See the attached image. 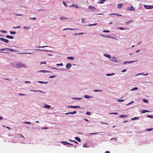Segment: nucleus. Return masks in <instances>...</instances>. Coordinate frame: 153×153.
<instances>
[{
	"label": "nucleus",
	"instance_id": "a211bd4d",
	"mask_svg": "<svg viewBox=\"0 0 153 153\" xmlns=\"http://www.w3.org/2000/svg\"><path fill=\"white\" fill-rule=\"evenodd\" d=\"M74 59V57H68L67 58V59H71V60H73Z\"/></svg>",
	"mask_w": 153,
	"mask_h": 153
},
{
	"label": "nucleus",
	"instance_id": "423d86ee",
	"mask_svg": "<svg viewBox=\"0 0 153 153\" xmlns=\"http://www.w3.org/2000/svg\"><path fill=\"white\" fill-rule=\"evenodd\" d=\"M71 66V63H68L66 66V68L68 69L70 68Z\"/></svg>",
	"mask_w": 153,
	"mask_h": 153
},
{
	"label": "nucleus",
	"instance_id": "f257e3e1",
	"mask_svg": "<svg viewBox=\"0 0 153 153\" xmlns=\"http://www.w3.org/2000/svg\"><path fill=\"white\" fill-rule=\"evenodd\" d=\"M14 66L16 68H27V67L25 64H23L21 63L18 62L15 64Z\"/></svg>",
	"mask_w": 153,
	"mask_h": 153
},
{
	"label": "nucleus",
	"instance_id": "5701e85b",
	"mask_svg": "<svg viewBox=\"0 0 153 153\" xmlns=\"http://www.w3.org/2000/svg\"><path fill=\"white\" fill-rule=\"evenodd\" d=\"M10 32L11 34H15L16 33V32L14 31H10Z\"/></svg>",
	"mask_w": 153,
	"mask_h": 153
},
{
	"label": "nucleus",
	"instance_id": "f704fd0d",
	"mask_svg": "<svg viewBox=\"0 0 153 153\" xmlns=\"http://www.w3.org/2000/svg\"><path fill=\"white\" fill-rule=\"evenodd\" d=\"M23 28L24 29L27 30H28V29H29V27H23Z\"/></svg>",
	"mask_w": 153,
	"mask_h": 153
},
{
	"label": "nucleus",
	"instance_id": "c03bdc74",
	"mask_svg": "<svg viewBox=\"0 0 153 153\" xmlns=\"http://www.w3.org/2000/svg\"><path fill=\"white\" fill-rule=\"evenodd\" d=\"M63 4L65 6H66V7H67V6L66 4V3H65V2H64V1H63Z\"/></svg>",
	"mask_w": 153,
	"mask_h": 153
},
{
	"label": "nucleus",
	"instance_id": "e433bc0d",
	"mask_svg": "<svg viewBox=\"0 0 153 153\" xmlns=\"http://www.w3.org/2000/svg\"><path fill=\"white\" fill-rule=\"evenodd\" d=\"M82 22L83 23H85V20L84 19H82Z\"/></svg>",
	"mask_w": 153,
	"mask_h": 153
},
{
	"label": "nucleus",
	"instance_id": "b1692460",
	"mask_svg": "<svg viewBox=\"0 0 153 153\" xmlns=\"http://www.w3.org/2000/svg\"><path fill=\"white\" fill-rule=\"evenodd\" d=\"M84 97L85 98H90V96L87 95H85L84 96Z\"/></svg>",
	"mask_w": 153,
	"mask_h": 153
},
{
	"label": "nucleus",
	"instance_id": "13d9d810",
	"mask_svg": "<svg viewBox=\"0 0 153 153\" xmlns=\"http://www.w3.org/2000/svg\"><path fill=\"white\" fill-rule=\"evenodd\" d=\"M147 117H148L152 118V117H151V116L149 115H147Z\"/></svg>",
	"mask_w": 153,
	"mask_h": 153
},
{
	"label": "nucleus",
	"instance_id": "69168bd1",
	"mask_svg": "<svg viewBox=\"0 0 153 153\" xmlns=\"http://www.w3.org/2000/svg\"><path fill=\"white\" fill-rule=\"evenodd\" d=\"M3 119V117L1 116H0V120H2Z\"/></svg>",
	"mask_w": 153,
	"mask_h": 153
},
{
	"label": "nucleus",
	"instance_id": "1a4fd4ad",
	"mask_svg": "<svg viewBox=\"0 0 153 153\" xmlns=\"http://www.w3.org/2000/svg\"><path fill=\"white\" fill-rule=\"evenodd\" d=\"M61 143L63 144L64 145H66L69 144L68 142L65 141H62L61 142Z\"/></svg>",
	"mask_w": 153,
	"mask_h": 153
},
{
	"label": "nucleus",
	"instance_id": "8fccbe9b",
	"mask_svg": "<svg viewBox=\"0 0 153 153\" xmlns=\"http://www.w3.org/2000/svg\"><path fill=\"white\" fill-rule=\"evenodd\" d=\"M134 102V101H133L131 102H130L128 103L127 105H129L131 104V103H133Z\"/></svg>",
	"mask_w": 153,
	"mask_h": 153
},
{
	"label": "nucleus",
	"instance_id": "774afa93",
	"mask_svg": "<svg viewBox=\"0 0 153 153\" xmlns=\"http://www.w3.org/2000/svg\"><path fill=\"white\" fill-rule=\"evenodd\" d=\"M105 153H110V152L108 151H106Z\"/></svg>",
	"mask_w": 153,
	"mask_h": 153
},
{
	"label": "nucleus",
	"instance_id": "0e129e2a",
	"mask_svg": "<svg viewBox=\"0 0 153 153\" xmlns=\"http://www.w3.org/2000/svg\"><path fill=\"white\" fill-rule=\"evenodd\" d=\"M83 146V147H87V146H86V144H84Z\"/></svg>",
	"mask_w": 153,
	"mask_h": 153
},
{
	"label": "nucleus",
	"instance_id": "a878e982",
	"mask_svg": "<svg viewBox=\"0 0 153 153\" xmlns=\"http://www.w3.org/2000/svg\"><path fill=\"white\" fill-rule=\"evenodd\" d=\"M143 101L145 103H147L148 101V100H146L145 99H143Z\"/></svg>",
	"mask_w": 153,
	"mask_h": 153
},
{
	"label": "nucleus",
	"instance_id": "ea45409f",
	"mask_svg": "<svg viewBox=\"0 0 153 153\" xmlns=\"http://www.w3.org/2000/svg\"><path fill=\"white\" fill-rule=\"evenodd\" d=\"M20 27V26H19L17 27H13V28H15V29H17V28H19Z\"/></svg>",
	"mask_w": 153,
	"mask_h": 153
},
{
	"label": "nucleus",
	"instance_id": "680f3d73",
	"mask_svg": "<svg viewBox=\"0 0 153 153\" xmlns=\"http://www.w3.org/2000/svg\"><path fill=\"white\" fill-rule=\"evenodd\" d=\"M20 136L21 137L23 138L24 139H25V137H24L22 135V134H20Z\"/></svg>",
	"mask_w": 153,
	"mask_h": 153
},
{
	"label": "nucleus",
	"instance_id": "864d4df0",
	"mask_svg": "<svg viewBox=\"0 0 153 153\" xmlns=\"http://www.w3.org/2000/svg\"><path fill=\"white\" fill-rule=\"evenodd\" d=\"M126 71V69H124V70H123L122 71V72H125Z\"/></svg>",
	"mask_w": 153,
	"mask_h": 153
},
{
	"label": "nucleus",
	"instance_id": "6e6552de",
	"mask_svg": "<svg viewBox=\"0 0 153 153\" xmlns=\"http://www.w3.org/2000/svg\"><path fill=\"white\" fill-rule=\"evenodd\" d=\"M106 0H100V1L98 2L99 4H103L104 2L106 1Z\"/></svg>",
	"mask_w": 153,
	"mask_h": 153
},
{
	"label": "nucleus",
	"instance_id": "20e7f679",
	"mask_svg": "<svg viewBox=\"0 0 153 153\" xmlns=\"http://www.w3.org/2000/svg\"><path fill=\"white\" fill-rule=\"evenodd\" d=\"M9 50L10 51H15L13 50V49H9V48H3L2 49H0V51H4V50Z\"/></svg>",
	"mask_w": 153,
	"mask_h": 153
},
{
	"label": "nucleus",
	"instance_id": "3c124183",
	"mask_svg": "<svg viewBox=\"0 0 153 153\" xmlns=\"http://www.w3.org/2000/svg\"><path fill=\"white\" fill-rule=\"evenodd\" d=\"M97 134V133H91L90 134Z\"/></svg>",
	"mask_w": 153,
	"mask_h": 153
},
{
	"label": "nucleus",
	"instance_id": "4be33fe9",
	"mask_svg": "<svg viewBox=\"0 0 153 153\" xmlns=\"http://www.w3.org/2000/svg\"><path fill=\"white\" fill-rule=\"evenodd\" d=\"M69 140L70 141L73 142L74 143L76 144H78V143L76 140Z\"/></svg>",
	"mask_w": 153,
	"mask_h": 153
},
{
	"label": "nucleus",
	"instance_id": "a18cd8bd",
	"mask_svg": "<svg viewBox=\"0 0 153 153\" xmlns=\"http://www.w3.org/2000/svg\"><path fill=\"white\" fill-rule=\"evenodd\" d=\"M48 47V46H39L38 48H43L45 47Z\"/></svg>",
	"mask_w": 153,
	"mask_h": 153
},
{
	"label": "nucleus",
	"instance_id": "c756f323",
	"mask_svg": "<svg viewBox=\"0 0 153 153\" xmlns=\"http://www.w3.org/2000/svg\"><path fill=\"white\" fill-rule=\"evenodd\" d=\"M109 114H114V115H117L118 114V113H116V112H114V113H109Z\"/></svg>",
	"mask_w": 153,
	"mask_h": 153
},
{
	"label": "nucleus",
	"instance_id": "4d7b16f0",
	"mask_svg": "<svg viewBox=\"0 0 153 153\" xmlns=\"http://www.w3.org/2000/svg\"><path fill=\"white\" fill-rule=\"evenodd\" d=\"M45 72H47V73H51L52 72H51V71H45Z\"/></svg>",
	"mask_w": 153,
	"mask_h": 153
},
{
	"label": "nucleus",
	"instance_id": "052dcab7",
	"mask_svg": "<svg viewBox=\"0 0 153 153\" xmlns=\"http://www.w3.org/2000/svg\"><path fill=\"white\" fill-rule=\"evenodd\" d=\"M19 95H24L25 94H22L21 93H20L19 94Z\"/></svg>",
	"mask_w": 153,
	"mask_h": 153
},
{
	"label": "nucleus",
	"instance_id": "37998d69",
	"mask_svg": "<svg viewBox=\"0 0 153 153\" xmlns=\"http://www.w3.org/2000/svg\"><path fill=\"white\" fill-rule=\"evenodd\" d=\"M130 63V62H127V61L124 62V64H125L126 63Z\"/></svg>",
	"mask_w": 153,
	"mask_h": 153
},
{
	"label": "nucleus",
	"instance_id": "f03ea898",
	"mask_svg": "<svg viewBox=\"0 0 153 153\" xmlns=\"http://www.w3.org/2000/svg\"><path fill=\"white\" fill-rule=\"evenodd\" d=\"M144 7L146 9H151L153 8V6L144 5Z\"/></svg>",
	"mask_w": 153,
	"mask_h": 153
},
{
	"label": "nucleus",
	"instance_id": "7c9ffc66",
	"mask_svg": "<svg viewBox=\"0 0 153 153\" xmlns=\"http://www.w3.org/2000/svg\"><path fill=\"white\" fill-rule=\"evenodd\" d=\"M25 123L26 124H29V125H30L31 124V123L29 122L26 121V122H25Z\"/></svg>",
	"mask_w": 153,
	"mask_h": 153
},
{
	"label": "nucleus",
	"instance_id": "4c0bfd02",
	"mask_svg": "<svg viewBox=\"0 0 153 153\" xmlns=\"http://www.w3.org/2000/svg\"><path fill=\"white\" fill-rule=\"evenodd\" d=\"M86 114L88 115H90L91 114V113L90 112L87 111L86 112Z\"/></svg>",
	"mask_w": 153,
	"mask_h": 153
},
{
	"label": "nucleus",
	"instance_id": "09e8293b",
	"mask_svg": "<svg viewBox=\"0 0 153 153\" xmlns=\"http://www.w3.org/2000/svg\"><path fill=\"white\" fill-rule=\"evenodd\" d=\"M119 29L121 30H123L124 29V28L123 27H119Z\"/></svg>",
	"mask_w": 153,
	"mask_h": 153
},
{
	"label": "nucleus",
	"instance_id": "cd10ccee",
	"mask_svg": "<svg viewBox=\"0 0 153 153\" xmlns=\"http://www.w3.org/2000/svg\"><path fill=\"white\" fill-rule=\"evenodd\" d=\"M132 21H133L132 20H131L130 21H129L126 22V24H129L132 22Z\"/></svg>",
	"mask_w": 153,
	"mask_h": 153
},
{
	"label": "nucleus",
	"instance_id": "473e14b6",
	"mask_svg": "<svg viewBox=\"0 0 153 153\" xmlns=\"http://www.w3.org/2000/svg\"><path fill=\"white\" fill-rule=\"evenodd\" d=\"M56 65L58 66H63V64L62 63H60V64H56Z\"/></svg>",
	"mask_w": 153,
	"mask_h": 153
},
{
	"label": "nucleus",
	"instance_id": "bb28decb",
	"mask_svg": "<svg viewBox=\"0 0 153 153\" xmlns=\"http://www.w3.org/2000/svg\"><path fill=\"white\" fill-rule=\"evenodd\" d=\"M137 88L135 87L131 89V91H133L134 90H136L137 89Z\"/></svg>",
	"mask_w": 153,
	"mask_h": 153
},
{
	"label": "nucleus",
	"instance_id": "2eb2a0df",
	"mask_svg": "<svg viewBox=\"0 0 153 153\" xmlns=\"http://www.w3.org/2000/svg\"><path fill=\"white\" fill-rule=\"evenodd\" d=\"M43 107L47 108H49L51 107V106L50 105H45Z\"/></svg>",
	"mask_w": 153,
	"mask_h": 153
},
{
	"label": "nucleus",
	"instance_id": "c9c22d12",
	"mask_svg": "<svg viewBox=\"0 0 153 153\" xmlns=\"http://www.w3.org/2000/svg\"><path fill=\"white\" fill-rule=\"evenodd\" d=\"M97 25V23H94V24H90V25H88V26H92V25Z\"/></svg>",
	"mask_w": 153,
	"mask_h": 153
},
{
	"label": "nucleus",
	"instance_id": "0eeeda50",
	"mask_svg": "<svg viewBox=\"0 0 153 153\" xmlns=\"http://www.w3.org/2000/svg\"><path fill=\"white\" fill-rule=\"evenodd\" d=\"M76 113V111H74L73 112H67L65 113L66 114H75Z\"/></svg>",
	"mask_w": 153,
	"mask_h": 153
},
{
	"label": "nucleus",
	"instance_id": "ddd939ff",
	"mask_svg": "<svg viewBox=\"0 0 153 153\" xmlns=\"http://www.w3.org/2000/svg\"><path fill=\"white\" fill-rule=\"evenodd\" d=\"M104 56L108 58H110L111 57L110 56L109 54H107L104 53Z\"/></svg>",
	"mask_w": 153,
	"mask_h": 153
},
{
	"label": "nucleus",
	"instance_id": "a19ab883",
	"mask_svg": "<svg viewBox=\"0 0 153 153\" xmlns=\"http://www.w3.org/2000/svg\"><path fill=\"white\" fill-rule=\"evenodd\" d=\"M153 129V128H148L146 129V130L147 131H150L152 130Z\"/></svg>",
	"mask_w": 153,
	"mask_h": 153
},
{
	"label": "nucleus",
	"instance_id": "6ab92c4d",
	"mask_svg": "<svg viewBox=\"0 0 153 153\" xmlns=\"http://www.w3.org/2000/svg\"><path fill=\"white\" fill-rule=\"evenodd\" d=\"M69 7H75L76 8H78L79 7L78 5H75V4H74L73 5H72L71 6H70Z\"/></svg>",
	"mask_w": 153,
	"mask_h": 153
},
{
	"label": "nucleus",
	"instance_id": "79ce46f5",
	"mask_svg": "<svg viewBox=\"0 0 153 153\" xmlns=\"http://www.w3.org/2000/svg\"><path fill=\"white\" fill-rule=\"evenodd\" d=\"M1 32L3 33H6V31L5 30H1Z\"/></svg>",
	"mask_w": 153,
	"mask_h": 153
},
{
	"label": "nucleus",
	"instance_id": "412c9836",
	"mask_svg": "<svg viewBox=\"0 0 153 153\" xmlns=\"http://www.w3.org/2000/svg\"><path fill=\"white\" fill-rule=\"evenodd\" d=\"M149 111H148V110H142V113H145L146 112H149Z\"/></svg>",
	"mask_w": 153,
	"mask_h": 153
},
{
	"label": "nucleus",
	"instance_id": "603ef678",
	"mask_svg": "<svg viewBox=\"0 0 153 153\" xmlns=\"http://www.w3.org/2000/svg\"><path fill=\"white\" fill-rule=\"evenodd\" d=\"M136 118H137L136 117H135L132 118L131 119V120H136Z\"/></svg>",
	"mask_w": 153,
	"mask_h": 153
},
{
	"label": "nucleus",
	"instance_id": "72a5a7b5",
	"mask_svg": "<svg viewBox=\"0 0 153 153\" xmlns=\"http://www.w3.org/2000/svg\"><path fill=\"white\" fill-rule=\"evenodd\" d=\"M114 74V73H112L111 74H107L106 75L107 76H111Z\"/></svg>",
	"mask_w": 153,
	"mask_h": 153
},
{
	"label": "nucleus",
	"instance_id": "aec40b11",
	"mask_svg": "<svg viewBox=\"0 0 153 153\" xmlns=\"http://www.w3.org/2000/svg\"><path fill=\"white\" fill-rule=\"evenodd\" d=\"M127 116L125 115H121L119 117H122V118H125Z\"/></svg>",
	"mask_w": 153,
	"mask_h": 153
},
{
	"label": "nucleus",
	"instance_id": "5fc2aeb1",
	"mask_svg": "<svg viewBox=\"0 0 153 153\" xmlns=\"http://www.w3.org/2000/svg\"><path fill=\"white\" fill-rule=\"evenodd\" d=\"M124 101V100H118V102H123V101Z\"/></svg>",
	"mask_w": 153,
	"mask_h": 153
},
{
	"label": "nucleus",
	"instance_id": "dca6fc26",
	"mask_svg": "<svg viewBox=\"0 0 153 153\" xmlns=\"http://www.w3.org/2000/svg\"><path fill=\"white\" fill-rule=\"evenodd\" d=\"M6 37L10 39H13V36L9 35H7L6 36Z\"/></svg>",
	"mask_w": 153,
	"mask_h": 153
},
{
	"label": "nucleus",
	"instance_id": "7ed1b4c3",
	"mask_svg": "<svg viewBox=\"0 0 153 153\" xmlns=\"http://www.w3.org/2000/svg\"><path fill=\"white\" fill-rule=\"evenodd\" d=\"M0 40L1 41H3L6 43H8L9 42V41L3 38H0Z\"/></svg>",
	"mask_w": 153,
	"mask_h": 153
},
{
	"label": "nucleus",
	"instance_id": "58836bf2",
	"mask_svg": "<svg viewBox=\"0 0 153 153\" xmlns=\"http://www.w3.org/2000/svg\"><path fill=\"white\" fill-rule=\"evenodd\" d=\"M103 32H104V33H109V30H103Z\"/></svg>",
	"mask_w": 153,
	"mask_h": 153
},
{
	"label": "nucleus",
	"instance_id": "393cba45",
	"mask_svg": "<svg viewBox=\"0 0 153 153\" xmlns=\"http://www.w3.org/2000/svg\"><path fill=\"white\" fill-rule=\"evenodd\" d=\"M94 92H102V90H94Z\"/></svg>",
	"mask_w": 153,
	"mask_h": 153
},
{
	"label": "nucleus",
	"instance_id": "6e6d98bb",
	"mask_svg": "<svg viewBox=\"0 0 153 153\" xmlns=\"http://www.w3.org/2000/svg\"><path fill=\"white\" fill-rule=\"evenodd\" d=\"M51 69H56V70H58V69L56 68H53V67H51Z\"/></svg>",
	"mask_w": 153,
	"mask_h": 153
},
{
	"label": "nucleus",
	"instance_id": "39448f33",
	"mask_svg": "<svg viewBox=\"0 0 153 153\" xmlns=\"http://www.w3.org/2000/svg\"><path fill=\"white\" fill-rule=\"evenodd\" d=\"M68 108H79L80 106H68Z\"/></svg>",
	"mask_w": 153,
	"mask_h": 153
},
{
	"label": "nucleus",
	"instance_id": "49530a36",
	"mask_svg": "<svg viewBox=\"0 0 153 153\" xmlns=\"http://www.w3.org/2000/svg\"><path fill=\"white\" fill-rule=\"evenodd\" d=\"M46 63V62H45V61H44V62H41V64H45Z\"/></svg>",
	"mask_w": 153,
	"mask_h": 153
},
{
	"label": "nucleus",
	"instance_id": "338daca9",
	"mask_svg": "<svg viewBox=\"0 0 153 153\" xmlns=\"http://www.w3.org/2000/svg\"><path fill=\"white\" fill-rule=\"evenodd\" d=\"M6 128H8L9 130H10V128L9 127L7 126V127H6Z\"/></svg>",
	"mask_w": 153,
	"mask_h": 153
},
{
	"label": "nucleus",
	"instance_id": "2f4dec72",
	"mask_svg": "<svg viewBox=\"0 0 153 153\" xmlns=\"http://www.w3.org/2000/svg\"><path fill=\"white\" fill-rule=\"evenodd\" d=\"M38 82L39 83H47V82H44L41 81H38Z\"/></svg>",
	"mask_w": 153,
	"mask_h": 153
},
{
	"label": "nucleus",
	"instance_id": "bf43d9fd",
	"mask_svg": "<svg viewBox=\"0 0 153 153\" xmlns=\"http://www.w3.org/2000/svg\"><path fill=\"white\" fill-rule=\"evenodd\" d=\"M41 72H44V73H45V70H42L41 71Z\"/></svg>",
	"mask_w": 153,
	"mask_h": 153
},
{
	"label": "nucleus",
	"instance_id": "e2e57ef3",
	"mask_svg": "<svg viewBox=\"0 0 153 153\" xmlns=\"http://www.w3.org/2000/svg\"><path fill=\"white\" fill-rule=\"evenodd\" d=\"M84 120L85 121H86L87 122H88L89 121L86 119H84Z\"/></svg>",
	"mask_w": 153,
	"mask_h": 153
},
{
	"label": "nucleus",
	"instance_id": "f8f14e48",
	"mask_svg": "<svg viewBox=\"0 0 153 153\" xmlns=\"http://www.w3.org/2000/svg\"><path fill=\"white\" fill-rule=\"evenodd\" d=\"M123 4H118L117 7L119 8H121L123 6Z\"/></svg>",
	"mask_w": 153,
	"mask_h": 153
},
{
	"label": "nucleus",
	"instance_id": "9d476101",
	"mask_svg": "<svg viewBox=\"0 0 153 153\" xmlns=\"http://www.w3.org/2000/svg\"><path fill=\"white\" fill-rule=\"evenodd\" d=\"M75 139L77 140L79 142H80L81 141V140L78 137H75Z\"/></svg>",
	"mask_w": 153,
	"mask_h": 153
},
{
	"label": "nucleus",
	"instance_id": "f3484780",
	"mask_svg": "<svg viewBox=\"0 0 153 153\" xmlns=\"http://www.w3.org/2000/svg\"><path fill=\"white\" fill-rule=\"evenodd\" d=\"M68 19V18H67L66 17H60V19L61 20H66V19Z\"/></svg>",
	"mask_w": 153,
	"mask_h": 153
},
{
	"label": "nucleus",
	"instance_id": "9b49d317",
	"mask_svg": "<svg viewBox=\"0 0 153 153\" xmlns=\"http://www.w3.org/2000/svg\"><path fill=\"white\" fill-rule=\"evenodd\" d=\"M128 9L129 10H135L134 8L132 6H131V7H128Z\"/></svg>",
	"mask_w": 153,
	"mask_h": 153
},
{
	"label": "nucleus",
	"instance_id": "c85d7f7f",
	"mask_svg": "<svg viewBox=\"0 0 153 153\" xmlns=\"http://www.w3.org/2000/svg\"><path fill=\"white\" fill-rule=\"evenodd\" d=\"M56 76H55V75H52V76H50L49 77V78H54V77H55Z\"/></svg>",
	"mask_w": 153,
	"mask_h": 153
},
{
	"label": "nucleus",
	"instance_id": "4468645a",
	"mask_svg": "<svg viewBox=\"0 0 153 153\" xmlns=\"http://www.w3.org/2000/svg\"><path fill=\"white\" fill-rule=\"evenodd\" d=\"M88 8L91 10H93L94 9H95V8L92 6H89L88 7Z\"/></svg>",
	"mask_w": 153,
	"mask_h": 153
},
{
	"label": "nucleus",
	"instance_id": "de8ad7c7",
	"mask_svg": "<svg viewBox=\"0 0 153 153\" xmlns=\"http://www.w3.org/2000/svg\"><path fill=\"white\" fill-rule=\"evenodd\" d=\"M69 29L71 30H73V29H72L66 28V29H63V30H69Z\"/></svg>",
	"mask_w": 153,
	"mask_h": 153
}]
</instances>
